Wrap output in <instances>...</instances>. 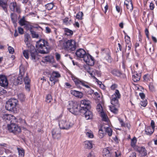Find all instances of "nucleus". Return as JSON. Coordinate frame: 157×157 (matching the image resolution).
<instances>
[{"mask_svg": "<svg viewBox=\"0 0 157 157\" xmlns=\"http://www.w3.org/2000/svg\"><path fill=\"white\" fill-rule=\"evenodd\" d=\"M0 146L4 148H8V146L7 144L4 143L0 144Z\"/></svg>", "mask_w": 157, "mask_h": 157, "instance_id": "nucleus-63", "label": "nucleus"}, {"mask_svg": "<svg viewBox=\"0 0 157 157\" xmlns=\"http://www.w3.org/2000/svg\"><path fill=\"white\" fill-rule=\"evenodd\" d=\"M18 31L19 33L21 34H22L24 33L23 29L21 27L18 28Z\"/></svg>", "mask_w": 157, "mask_h": 157, "instance_id": "nucleus-60", "label": "nucleus"}, {"mask_svg": "<svg viewBox=\"0 0 157 157\" xmlns=\"http://www.w3.org/2000/svg\"><path fill=\"white\" fill-rule=\"evenodd\" d=\"M52 136L54 139H59L61 136L60 129L55 128L52 131Z\"/></svg>", "mask_w": 157, "mask_h": 157, "instance_id": "nucleus-15", "label": "nucleus"}, {"mask_svg": "<svg viewBox=\"0 0 157 157\" xmlns=\"http://www.w3.org/2000/svg\"><path fill=\"white\" fill-rule=\"evenodd\" d=\"M118 119L121 124V126L125 127L126 124L124 122L123 120L120 118H118Z\"/></svg>", "mask_w": 157, "mask_h": 157, "instance_id": "nucleus-52", "label": "nucleus"}, {"mask_svg": "<svg viewBox=\"0 0 157 157\" xmlns=\"http://www.w3.org/2000/svg\"><path fill=\"white\" fill-rule=\"evenodd\" d=\"M46 33H51V30L48 27H46L45 28Z\"/></svg>", "mask_w": 157, "mask_h": 157, "instance_id": "nucleus-64", "label": "nucleus"}, {"mask_svg": "<svg viewBox=\"0 0 157 157\" xmlns=\"http://www.w3.org/2000/svg\"><path fill=\"white\" fill-rule=\"evenodd\" d=\"M71 78L72 80L75 82V85L78 88H81V86H84L86 88H88L87 93L88 94L92 95L93 94L94 91L91 89L90 86L88 85V82L78 78L74 76H72Z\"/></svg>", "mask_w": 157, "mask_h": 157, "instance_id": "nucleus-3", "label": "nucleus"}, {"mask_svg": "<svg viewBox=\"0 0 157 157\" xmlns=\"http://www.w3.org/2000/svg\"><path fill=\"white\" fill-rule=\"evenodd\" d=\"M52 98L50 94H48L46 97V101L49 103L52 101Z\"/></svg>", "mask_w": 157, "mask_h": 157, "instance_id": "nucleus-43", "label": "nucleus"}, {"mask_svg": "<svg viewBox=\"0 0 157 157\" xmlns=\"http://www.w3.org/2000/svg\"><path fill=\"white\" fill-rule=\"evenodd\" d=\"M85 133L87 136L90 138H93L94 137V135L90 130H86Z\"/></svg>", "mask_w": 157, "mask_h": 157, "instance_id": "nucleus-40", "label": "nucleus"}, {"mask_svg": "<svg viewBox=\"0 0 157 157\" xmlns=\"http://www.w3.org/2000/svg\"><path fill=\"white\" fill-rule=\"evenodd\" d=\"M80 113L85 115L86 120L91 119L93 118V114L91 111L89 110V109H86L84 112H80Z\"/></svg>", "mask_w": 157, "mask_h": 157, "instance_id": "nucleus-19", "label": "nucleus"}, {"mask_svg": "<svg viewBox=\"0 0 157 157\" xmlns=\"http://www.w3.org/2000/svg\"><path fill=\"white\" fill-rule=\"evenodd\" d=\"M106 132L109 136H112L113 132L112 129L109 127L104 128Z\"/></svg>", "mask_w": 157, "mask_h": 157, "instance_id": "nucleus-34", "label": "nucleus"}, {"mask_svg": "<svg viewBox=\"0 0 157 157\" xmlns=\"http://www.w3.org/2000/svg\"><path fill=\"white\" fill-rule=\"evenodd\" d=\"M24 42L27 47L29 48L31 47V46H33L30 43L29 40L30 38V36L29 34H25L24 36Z\"/></svg>", "mask_w": 157, "mask_h": 157, "instance_id": "nucleus-21", "label": "nucleus"}, {"mask_svg": "<svg viewBox=\"0 0 157 157\" xmlns=\"http://www.w3.org/2000/svg\"><path fill=\"white\" fill-rule=\"evenodd\" d=\"M105 135L102 129V127H101L99 130V137L100 138H102Z\"/></svg>", "mask_w": 157, "mask_h": 157, "instance_id": "nucleus-41", "label": "nucleus"}, {"mask_svg": "<svg viewBox=\"0 0 157 157\" xmlns=\"http://www.w3.org/2000/svg\"><path fill=\"white\" fill-rule=\"evenodd\" d=\"M54 6V4L53 2L48 3L45 5L46 8L48 10L52 9L53 7Z\"/></svg>", "mask_w": 157, "mask_h": 157, "instance_id": "nucleus-33", "label": "nucleus"}, {"mask_svg": "<svg viewBox=\"0 0 157 157\" xmlns=\"http://www.w3.org/2000/svg\"><path fill=\"white\" fill-rule=\"evenodd\" d=\"M25 84V88L28 90L30 91V83H27Z\"/></svg>", "mask_w": 157, "mask_h": 157, "instance_id": "nucleus-58", "label": "nucleus"}, {"mask_svg": "<svg viewBox=\"0 0 157 157\" xmlns=\"http://www.w3.org/2000/svg\"><path fill=\"white\" fill-rule=\"evenodd\" d=\"M10 17L13 23L15 26L16 25L17 21V15L14 13H11L10 14Z\"/></svg>", "mask_w": 157, "mask_h": 157, "instance_id": "nucleus-27", "label": "nucleus"}, {"mask_svg": "<svg viewBox=\"0 0 157 157\" xmlns=\"http://www.w3.org/2000/svg\"><path fill=\"white\" fill-rule=\"evenodd\" d=\"M140 105L142 106H143V107H145L147 104V101H141L140 103Z\"/></svg>", "mask_w": 157, "mask_h": 157, "instance_id": "nucleus-61", "label": "nucleus"}, {"mask_svg": "<svg viewBox=\"0 0 157 157\" xmlns=\"http://www.w3.org/2000/svg\"><path fill=\"white\" fill-rule=\"evenodd\" d=\"M32 37L33 38H38L39 37L38 34L35 31H33L30 32Z\"/></svg>", "mask_w": 157, "mask_h": 157, "instance_id": "nucleus-44", "label": "nucleus"}, {"mask_svg": "<svg viewBox=\"0 0 157 157\" xmlns=\"http://www.w3.org/2000/svg\"><path fill=\"white\" fill-rule=\"evenodd\" d=\"M2 118L5 121L9 120L10 121V123H11V120L13 121H15V122L20 123L22 124H26V121L22 119L21 118H19V119L16 118L14 116L8 114H5L3 115Z\"/></svg>", "mask_w": 157, "mask_h": 157, "instance_id": "nucleus-9", "label": "nucleus"}, {"mask_svg": "<svg viewBox=\"0 0 157 157\" xmlns=\"http://www.w3.org/2000/svg\"><path fill=\"white\" fill-rule=\"evenodd\" d=\"M20 74L16 82L14 83L16 85L21 84L23 82V77L25 75V72L23 71V68L21 67H19Z\"/></svg>", "mask_w": 157, "mask_h": 157, "instance_id": "nucleus-14", "label": "nucleus"}, {"mask_svg": "<svg viewBox=\"0 0 157 157\" xmlns=\"http://www.w3.org/2000/svg\"><path fill=\"white\" fill-rule=\"evenodd\" d=\"M74 123L70 120L60 119L59 121V125L60 129L67 130L72 127Z\"/></svg>", "mask_w": 157, "mask_h": 157, "instance_id": "nucleus-8", "label": "nucleus"}, {"mask_svg": "<svg viewBox=\"0 0 157 157\" xmlns=\"http://www.w3.org/2000/svg\"><path fill=\"white\" fill-rule=\"evenodd\" d=\"M56 58L57 61H59L61 58V56L60 54L58 53H55Z\"/></svg>", "mask_w": 157, "mask_h": 157, "instance_id": "nucleus-56", "label": "nucleus"}, {"mask_svg": "<svg viewBox=\"0 0 157 157\" xmlns=\"http://www.w3.org/2000/svg\"><path fill=\"white\" fill-rule=\"evenodd\" d=\"M149 87L150 90L152 92H154L155 91V90L154 86H153L152 83H150L149 86Z\"/></svg>", "mask_w": 157, "mask_h": 157, "instance_id": "nucleus-48", "label": "nucleus"}, {"mask_svg": "<svg viewBox=\"0 0 157 157\" xmlns=\"http://www.w3.org/2000/svg\"><path fill=\"white\" fill-rule=\"evenodd\" d=\"M145 48L148 54H152L153 53L154 48L151 44L148 45L146 44L145 46Z\"/></svg>", "mask_w": 157, "mask_h": 157, "instance_id": "nucleus-23", "label": "nucleus"}, {"mask_svg": "<svg viewBox=\"0 0 157 157\" xmlns=\"http://www.w3.org/2000/svg\"><path fill=\"white\" fill-rule=\"evenodd\" d=\"M70 93L71 94L77 97L81 98L83 96L82 93L75 90H71Z\"/></svg>", "mask_w": 157, "mask_h": 157, "instance_id": "nucleus-22", "label": "nucleus"}, {"mask_svg": "<svg viewBox=\"0 0 157 157\" xmlns=\"http://www.w3.org/2000/svg\"><path fill=\"white\" fill-rule=\"evenodd\" d=\"M18 98L21 102H23L25 100V96L24 94L22 93L19 94L18 95Z\"/></svg>", "mask_w": 157, "mask_h": 157, "instance_id": "nucleus-37", "label": "nucleus"}, {"mask_svg": "<svg viewBox=\"0 0 157 157\" xmlns=\"http://www.w3.org/2000/svg\"><path fill=\"white\" fill-rule=\"evenodd\" d=\"M154 129L150 126L147 127L145 129V132L146 134L148 135H151L154 132Z\"/></svg>", "mask_w": 157, "mask_h": 157, "instance_id": "nucleus-26", "label": "nucleus"}, {"mask_svg": "<svg viewBox=\"0 0 157 157\" xmlns=\"http://www.w3.org/2000/svg\"><path fill=\"white\" fill-rule=\"evenodd\" d=\"M10 8L12 11H16L18 13H20L21 12L20 6L17 5L15 2L10 3Z\"/></svg>", "mask_w": 157, "mask_h": 157, "instance_id": "nucleus-18", "label": "nucleus"}, {"mask_svg": "<svg viewBox=\"0 0 157 157\" xmlns=\"http://www.w3.org/2000/svg\"><path fill=\"white\" fill-rule=\"evenodd\" d=\"M84 61L88 65L93 66L95 63V60L94 58L88 53L86 55L84 59Z\"/></svg>", "mask_w": 157, "mask_h": 157, "instance_id": "nucleus-13", "label": "nucleus"}, {"mask_svg": "<svg viewBox=\"0 0 157 157\" xmlns=\"http://www.w3.org/2000/svg\"><path fill=\"white\" fill-rule=\"evenodd\" d=\"M125 42H126V44H131V41L130 40V38L128 36H125Z\"/></svg>", "mask_w": 157, "mask_h": 157, "instance_id": "nucleus-51", "label": "nucleus"}, {"mask_svg": "<svg viewBox=\"0 0 157 157\" xmlns=\"http://www.w3.org/2000/svg\"><path fill=\"white\" fill-rule=\"evenodd\" d=\"M124 4L126 6L128 11L131 12L133 9L132 2H128V3H126L125 2H124Z\"/></svg>", "mask_w": 157, "mask_h": 157, "instance_id": "nucleus-30", "label": "nucleus"}, {"mask_svg": "<svg viewBox=\"0 0 157 157\" xmlns=\"http://www.w3.org/2000/svg\"><path fill=\"white\" fill-rule=\"evenodd\" d=\"M17 149L18 151L19 155L21 157H23L24 156L25 151L22 148H19L17 147Z\"/></svg>", "mask_w": 157, "mask_h": 157, "instance_id": "nucleus-36", "label": "nucleus"}, {"mask_svg": "<svg viewBox=\"0 0 157 157\" xmlns=\"http://www.w3.org/2000/svg\"><path fill=\"white\" fill-rule=\"evenodd\" d=\"M95 65V67L99 70H100L102 67V64L100 62L98 61L96 63Z\"/></svg>", "mask_w": 157, "mask_h": 157, "instance_id": "nucleus-53", "label": "nucleus"}, {"mask_svg": "<svg viewBox=\"0 0 157 157\" xmlns=\"http://www.w3.org/2000/svg\"><path fill=\"white\" fill-rule=\"evenodd\" d=\"M8 82L6 76L4 75H0V86L2 87H6L8 86Z\"/></svg>", "mask_w": 157, "mask_h": 157, "instance_id": "nucleus-16", "label": "nucleus"}, {"mask_svg": "<svg viewBox=\"0 0 157 157\" xmlns=\"http://www.w3.org/2000/svg\"><path fill=\"white\" fill-rule=\"evenodd\" d=\"M25 23L26 24L24 26H25V28L27 30H28L29 28V26L31 25V24L30 23L29 21H28V22H27Z\"/></svg>", "mask_w": 157, "mask_h": 157, "instance_id": "nucleus-57", "label": "nucleus"}, {"mask_svg": "<svg viewBox=\"0 0 157 157\" xmlns=\"http://www.w3.org/2000/svg\"><path fill=\"white\" fill-rule=\"evenodd\" d=\"M90 101L88 100H83L81 101L80 105L81 107L80 112H84L85 110L90 108Z\"/></svg>", "mask_w": 157, "mask_h": 157, "instance_id": "nucleus-11", "label": "nucleus"}, {"mask_svg": "<svg viewBox=\"0 0 157 157\" xmlns=\"http://www.w3.org/2000/svg\"><path fill=\"white\" fill-rule=\"evenodd\" d=\"M87 157H95V156L94 153L91 151L88 154Z\"/></svg>", "mask_w": 157, "mask_h": 157, "instance_id": "nucleus-62", "label": "nucleus"}, {"mask_svg": "<svg viewBox=\"0 0 157 157\" xmlns=\"http://www.w3.org/2000/svg\"><path fill=\"white\" fill-rule=\"evenodd\" d=\"M101 116L102 118V120L103 121H107L108 117L107 115L103 112H101Z\"/></svg>", "mask_w": 157, "mask_h": 157, "instance_id": "nucleus-39", "label": "nucleus"}, {"mask_svg": "<svg viewBox=\"0 0 157 157\" xmlns=\"http://www.w3.org/2000/svg\"><path fill=\"white\" fill-rule=\"evenodd\" d=\"M105 59L108 62L110 63L111 62V57L109 53H107L105 56Z\"/></svg>", "mask_w": 157, "mask_h": 157, "instance_id": "nucleus-49", "label": "nucleus"}, {"mask_svg": "<svg viewBox=\"0 0 157 157\" xmlns=\"http://www.w3.org/2000/svg\"><path fill=\"white\" fill-rule=\"evenodd\" d=\"M80 106L77 102L74 101H69L67 109L72 114L76 115L78 114V113H80Z\"/></svg>", "mask_w": 157, "mask_h": 157, "instance_id": "nucleus-4", "label": "nucleus"}, {"mask_svg": "<svg viewBox=\"0 0 157 157\" xmlns=\"http://www.w3.org/2000/svg\"><path fill=\"white\" fill-rule=\"evenodd\" d=\"M117 87V85L116 84H114L111 86L110 88L111 90H114Z\"/></svg>", "mask_w": 157, "mask_h": 157, "instance_id": "nucleus-55", "label": "nucleus"}, {"mask_svg": "<svg viewBox=\"0 0 157 157\" xmlns=\"http://www.w3.org/2000/svg\"><path fill=\"white\" fill-rule=\"evenodd\" d=\"M121 97L119 91L116 90L114 94L112 96L111 103L112 105L110 106V109L112 112L115 114L117 113L118 112V108L119 107L118 99Z\"/></svg>", "mask_w": 157, "mask_h": 157, "instance_id": "nucleus-1", "label": "nucleus"}, {"mask_svg": "<svg viewBox=\"0 0 157 157\" xmlns=\"http://www.w3.org/2000/svg\"><path fill=\"white\" fill-rule=\"evenodd\" d=\"M23 55L24 57L27 59H28L29 57V48L28 50H25L23 52Z\"/></svg>", "mask_w": 157, "mask_h": 157, "instance_id": "nucleus-38", "label": "nucleus"}, {"mask_svg": "<svg viewBox=\"0 0 157 157\" xmlns=\"http://www.w3.org/2000/svg\"><path fill=\"white\" fill-rule=\"evenodd\" d=\"M142 151L141 154L143 156H145L147 155V151L145 147H142Z\"/></svg>", "mask_w": 157, "mask_h": 157, "instance_id": "nucleus-50", "label": "nucleus"}, {"mask_svg": "<svg viewBox=\"0 0 157 157\" xmlns=\"http://www.w3.org/2000/svg\"><path fill=\"white\" fill-rule=\"evenodd\" d=\"M50 75L49 80L51 82H53L54 85L59 81L58 78L61 77L60 74L58 72L55 71H53Z\"/></svg>", "mask_w": 157, "mask_h": 157, "instance_id": "nucleus-12", "label": "nucleus"}, {"mask_svg": "<svg viewBox=\"0 0 157 157\" xmlns=\"http://www.w3.org/2000/svg\"><path fill=\"white\" fill-rule=\"evenodd\" d=\"M15 121L13 122L11 121V123L8 124L7 128L10 132L13 133L15 135H17L21 132V128L17 124H15Z\"/></svg>", "mask_w": 157, "mask_h": 157, "instance_id": "nucleus-7", "label": "nucleus"}, {"mask_svg": "<svg viewBox=\"0 0 157 157\" xmlns=\"http://www.w3.org/2000/svg\"><path fill=\"white\" fill-rule=\"evenodd\" d=\"M111 73L113 75L118 77L120 76L121 75V73L120 71L115 69L113 70Z\"/></svg>", "mask_w": 157, "mask_h": 157, "instance_id": "nucleus-32", "label": "nucleus"}, {"mask_svg": "<svg viewBox=\"0 0 157 157\" xmlns=\"http://www.w3.org/2000/svg\"><path fill=\"white\" fill-rule=\"evenodd\" d=\"M24 81L25 84L30 83V80L27 74L25 77L24 78Z\"/></svg>", "mask_w": 157, "mask_h": 157, "instance_id": "nucleus-47", "label": "nucleus"}, {"mask_svg": "<svg viewBox=\"0 0 157 157\" xmlns=\"http://www.w3.org/2000/svg\"><path fill=\"white\" fill-rule=\"evenodd\" d=\"M0 6L2 8L3 10L6 12H7V2L6 0H0Z\"/></svg>", "mask_w": 157, "mask_h": 157, "instance_id": "nucleus-24", "label": "nucleus"}, {"mask_svg": "<svg viewBox=\"0 0 157 157\" xmlns=\"http://www.w3.org/2000/svg\"><path fill=\"white\" fill-rule=\"evenodd\" d=\"M87 54L85 51L82 48L78 49L76 52V56L79 58H83V59L86 55Z\"/></svg>", "mask_w": 157, "mask_h": 157, "instance_id": "nucleus-17", "label": "nucleus"}, {"mask_svg": "<svg viewBox=\"0 0 157 157\" xmlns=\"http://www.w3.org/2000/svg\"><path fill=\"white\" fill-rule=\"evenodd\" d=\"M36 48L39 52L41 54H46L49 52L50 47L47 41L41 39L36 42Z\"/></svg>", "mask_w": 157, "mask_h": 157, "instance_id": "nucleus-2", "label": "nucleus"}, {"mask_svg": "<svg viewBox=\"0 0 157 157\" xmlns=\"http://www.w3.org/2000/svg\"><path fill=\"white\" fill-rule=\"evenodd\" d=\"M141 76V73L138 74L136 72L132 76V79L134 82H137L140 80Z\"/></svg>", "mask_w": 157, "mask_h": 157, "instance_id": "nucleus-25", "label": "nucleus"}, {"mask_svg": "<svg viewBox=\"0 0 157 157\" xmlns=\"http://www.w3.org/2000/svg\"><path fill=\"white\" fill-rule=\"evenodd\" d=\"M8 50L9 53L10 54H13L14 52L13 48L11 46H9L8 47Z\"/></svg>", "mask_w": 157, "mask_h": 157, "instance_id": "nucleus-54", "label": "nucleus"}, {"mask_svg": "<svg viewBox=\"0 0 157 157\" xmlns=\"http://www.w3.org/2000/svg\"><path fill=\"white\" fill-rule=\"evenodd\" d=\"M85 147L88 149H91L93 147L92 141H86L84 142Z\"/></svg>", "mask_w": 157, "mask_h": 157, "instance_id": "nucleus-28", "label": "nucleus"}, {"mask_svg": "<svg viewBox=\"0 0 157 157\" xmlns=\"http://www.w3.org/2000/svg\"><path fill=\"white\" fill-rule=\"evenodd\" d=\"M102 152L104 157H111L113 153V150L105 148L103 149Z\"/></svg>", "mask_w": 157, "mask_h": 157, "instance_id": "nucleus-20", "label": "nucleus"}, {"mask_svg": "<svg viewBox=\"0 0 157 157\" xmlns=\"http://www.w3.org/2000/svg\"><path fill=\"white\" fill-rule=\"evenodd\" d=\"M17 100L14 98H11L7 101L5 106L7 110L15 112L17 111L16 107L18 104Z\"/></svg>", "mask_w": 157, "mask_h": 157, "instance_id": "nucleus-5", "label": "nucleus"}, {"mask_svg": "<svg viewBox=\"0 0 157 157\" xmlns=\"http://www.w3.org/2000/svg\"><path fill=\"white\" fill-rule=\"evenodd\" d=\"M65 34L67 36H71L73 34V32L70 29L65 28L64 29Z\"/></svg>", "mask_w": 157, "mask_h": 157, "instance_id": "nucleus-35", "label": "nucleus"}, {"mask_svg": "<svg viewBox=\"0 0 157 157\" xmlns=\"http://www.w3.org/2000/svg\"><path fill=\"white\" fill-rule=\"evenodd\" d=\"M29 48L31 59L34 62H36L39 59V56L36 49L33 46H31Z\"/></svg>", "mask_w": 157, "mask_h": 157, "instance_id": "nucleus-10", "label": "nucleus"}, {"mask_svg": "<svg viewBox=\"0 0 157 157\" xmlns=\"http://www.w3.org/2000/svg\"><path fill=\"white\" fill-rule=\"evenodd\" d=\"M75 41L73 40H68L63 43V47L65 50L71 52L75 51L76 48Z\"/></svg>", "mask_w": 157, "mask_h": 157, "instance_id": "nucleus-6", "label": "nucleus"}, {"mask_svg": "<svg viewBox=\"0 0 157 157\" xmlns=\"http://www.w3.org/2000/svg\"><path fill=\"white\" fill-rule=\"evenodd\" d=\"M28 21H26L25 20V17L23 16L21 18L20 20L19 21L18 23L21 26H24L25 25L26 23L28 22Z\"/></svg>", "mask_w": 157, "mask_h": 157, "instance_id": "nucleus-31", "label": "nucleus"}, {"mask_svg": "<svg viewBox=\"0 0 157 157\" xmlns=\"http://www.w3.org/2000/svg\"><path fill=\"white\" fill-rule=\"evenodd\" d=\"M44 60L45 62L53 63L54 61V59L53 56H50L45 57Z\"/></svg>", "mask_w": 157, "mask_h": 157, "instance_id": "nucleus-29", "label": "nucleus"}, {"mask_svg": "<svg viewBox=\"0 0 157 157\" xmlns=\"http://www.w3.org/2000/svg\"><path fill=\"white\" fill-rule=\"evenodd\" d=\"M102 107L100 104H98L97 106V109L98 111H100L102 109Z\"/></svg>", "mask_w": 157, "mask_h": 157, "instance_id": "nucleus-59", "label": "nucleus"}, {"mask_svg": "<svg viewBox=\"0 0 157 157\" xmlns=\"http://www.w3.org/2000/svg\"><path fill=\"white\" fill-rule=\"evenodd\" d=\"M83 15V13L82 12H79L77 14L76 17L78 19H82Z\"/></svg>", "mask_w": 157, "mask_h": 157, "instance_id": "nucleus-46", "label": "nucleus"}, {"mask_svg": "<svg viewBox=\"0 0 157 157\" xmlns=\"http://www.w3.org/2000/svg\"><path fill=\"white\" fill-rule=\"evenodd\" d=\"M136 143V139L135 137H134L131 140V145L133 147H134Z\"/></svg>", "mask_w": 157, "mask_h": 157, "instance_id": "nucleus-45", "label": "nucleus"}, {"mask_svg": "<svg viewBox=\"0 0 157 157\" xmlns=\"http://www.w3.org/2000/svg\"><path fill=\"white\" fill-rule=\"evenodd\" d=\"M144 82H148L150 80L151 77L148 74L144 75L143 76Z\"/></svg>", "mask_w": 157, "mask_h": 157, "instance_id": "nucleus-42", "label": "nucleus"}]
</instances>
